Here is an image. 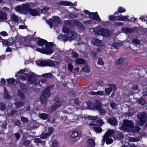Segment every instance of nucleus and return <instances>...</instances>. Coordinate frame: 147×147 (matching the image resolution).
Listing matches in <instances>:
<instances>
[{
    "instance_id": "obj_19",
    "label": "nucleus",
    "mask_w": 147,
    "mask_h": 147,
    "mask_svg": "<svg viewBox=\"0 0 147 147\" xmlns=\"http://www.w3.org/2000/svg\"><path fill=\"white\" fill-rule=\"evenodd\" d=\"M89 125L90 126V128H93L94 131L97 133H99L102 131V129L99 127H95V125L93 123H90L89 124Z\"/></svg>"
},
{
    "instance_id": "obj_18",
    "label": "nucleus",
    "mask_w": 147,
    "mask_h": 147,
    "mask_svg": "<svg viewBox=\"0 0 147 147\" xmlns=\"http://www.w3.org/2000/svg\"><path fill=\"white\" fill-rule=\"evenodd\" d=\"M92 44L96 46H101L102 44L101 41L98 39H93L92 41Z\"/></svg>"
},
{
    "instance_id": "obj_42",
    "label": "nucleus",
    "mask_w": 147,
    "mask_h": 147,
    "mask_svg": "<svg viewBox=\"0 0 147 147\" xmlns=\"http://www.w3.org/2000/svg\"><path fill=\"white\" fill-rule=\"evenodd\" d=\"M123 61V59L122 58H120L117 59L115 61V63L116 64H119L121 63Z\"/></svg>"
},
{
    "instance_id": "obj_51",
    "label": "nucleus",
    "mask_w": 147,
    "mask_h": 147,
    "mask_svg": "<svg viewBox=\"0 0 147 147\" xmlns=\"http://www.w3.org/2000/svg\"><path fill=\"white\" fill-rule=\"evenodd\" d=\"M89 119L90 120H95L97 119V117L96 116H89L88 117Z\"/></svg>"
},
{
    "instance_id": "obj_52",
    "label": "nucleus",
    "mask_w": 147,
    "mask_h": 147,
    "mask_svg": "<svg viewBox=\"0 0 147 147\" xmlns=\"http://www.w3.org/2000/svg\"><path fill=\"white\" fill-rule=\"evenodd\" d=\"M112 46L115 49H118L120 46V45L118 43L114 42L112 44Z\"/></svg>"
},
{
    "instance_id": "obj_39",
    "label": "nucleus",
    "mask_w": 147,
    "mask_h": 147,
    "mask_svg": "<svg viewBox=\"0 0 147 147\" xmlns=\"http://www.w3.org/2000/svg\"><path fill=\"white\" fill-rule=\"evenodd\" d=\"M54 132V128L51 127L48 128V132L47 133L50 136Z\"/></svg>"
},
{
    "instance_id": "obj_22",
    "label": "nucleus",
    "mask_w": 147,
    "mask_h": 147,
    "mask_svg": "<svg viewBox=\"0 0 147 147\" xmlns=\"http://www.w3.org/2000/svg\"><path fill=\"white\" fill-rule=\"evenodd\" d=\"M115 138H117L118 140H121L123 137V134L119 132H116L113 135Z\"/></svg>"
},
{
    "instance_id": "obj_48",
    "label": "nucleus",
    "mask_w": 147,
    "mask_h": 147,
    "mask_svg": "<svg viewBox=\"0 0 147 147\" xmlns=\"http://www.w3.org/2000/svg\"><path fill=\"white\" fill-rule=\"evenodd\" d=\"M7 81L9 83L13 84L15 82V80L13 78H11L7 80Z\"/></svg>"
},
{
    "instance_id": "obj_38",
    "label": "nucleus",
    "mask_w": 147,
    "mask_h": 147,
    "mask_svg": "<svg viewBox=\"0 0 147 147\" xmlns=\"http://www.w3.org/2000/svg\"><path fill=\"white\" fill-rule=\"evenodd\" d=\"M74 23L77 26L80 27L82 29L84 28L83 25L78 21H75Z\"/></svg>"
},
{
    "instance_id": "obj_43",
    "label": "nucleus",
    "mask_w": 147,
    "mask_h": 147,
    "mask_svg": "<svg viewBox=\"0 0 147 147\" xmlns=\"http://www.w3.org/2000/svg\"><path fill=\"white\" fill-rule=\"evenodd\" d=\"M71 57L73 58H76L79 57V55L78 53L75 51H72L71 52Z\"/></svg>"
},
{
    "instance_id": "obj_14",
    "label": "nucleus",
    "mask_w": 147,
    "mask_h": 147,
    "mask_svg": "<svg viewBox=\"0 0 147 147\" xmlns=\"http://www.w3.org/2000/svg\"><path fill=\"white\" fill-rule=\"evenodd\" d=\"M116 88L114 85H110L109 88H106L105 89L106 94H107L109 95L112 90H113V91H115V90Z\"/></svg>"
},
{
    "instance_id": "obj_24",
    "label": "nucleus",
    "mask_w": 147,
    "mask_h": 147,
    "mask_svg": "<svg viewBox=\"0 0 147 147\" xmlns=\"http://www.w3.org/2000/svg\"><path fill=\"white\" fill-rule=\"evenodd\" d=\"M88 147H94L95 146V142L91 139H89L88 140Z\"/></svg>"
},
{
    "instance_id": "obj_35",
    "label": "nucleus",
    "mask_w": 147,
    "mask_h": 147,
    "mask_svg": "<svg viewBox=\"0 0 147 147\" xmlns=\"http://www.w3.org/2000/svg\"><path fill=\"white\" fill-rule=\"evenodd\" d=\"M78 136V133L76 131H74L71 133V138L75 139Z\"/></svg>"
},
{
    "instance_id": "obj_45",
    "label": "nucleus",
    "mask_w": 147,
    "mask_h": 147,
    "mask_svg": "<svg viewBox=\"0 0 147 147\" xmlns=\"http://www.w3.org/2000/svg\"><path fill=\"white\" fill-rule=\"evenodd\" d=\"M49 9V8L47 7H45L44 8H42L41 10L42 13H45Z\"/></svg>"
},
{
    "instance_id": "obj_30",
    "label": "nucleus",
    "mask_w": 147,
    "mask_h": 147,
    "mask_svg": "<svg viewBox=\"0 0 147 147\" xmlns=\"http://www.w3.org/2000/svg\"><path fill=\"white\" fill-rule=\"evenodd\" d=\"M42 76L46 78H52L53 76V75L50 73L43 74L42 75Z\"/></svg>"
},
{
    "instance_id": "obj_40",
    "label": "nucleus",
    "mask_w": 147,
    "mask_h": 147,
    "mask_svg": "<svg viewBox=\"0 0 147 147\" xmlns=\"http://www.w3.org/2000/svg\"><path fill=\"white\" fill-rule=\"evenodd\" d=\"M49 136L47 133H42L40 135V137L42 139H45L48 138Z\"/></svg>"
},
{
    "instance_id": "obj_37",
    "label": "nucleus",
    "mask_w": 147,
    "mask_h": 147,
    "mask_svg": "<svg viewBox=\"0 0 147 147\" xmlns=\"http://www.w3.org/2000/svg\"><path fill=\"white\" fill-rule=\"evenodd\" d=\"M18 93L19 96L23 100L24 99L25 96L22 92L20 90H19L18 91Z\"/></svg>"
},
{
    "instance_id": "obj_34",
    "label": "nucleus",
    "mask_w": 147,
    "mask_h": 147,
    "mask_svg": "<svg viewBox=\"0 0 147 147\" xmlns=\"http://www.w3.org/2000/svg\"><path fill=\"white\" fill-rule=\"evenodd\" d=\"M11 19L16 22H17L19 20V18L18 16L15 14L12 15Z\"/></svg>"
},
{
    "instance_id": "obj_47",
    "label": "nucleus",
    "mask_w": 147,
    "mask_h": 147,
    "mask_svg": "<svg viewBox=\"0 0 147 147\" xmlns=\"http://www.w3.org/2000/svg\"><path fill=\"white\" fill-rule=\"evenodd\" d=\"M82 69L84 71L86 72L89 73L90 71V68L86 66L82 67Z\"/></svg>"
},
{
    "instance_id": "obj_41",
    "label": "nucleus",
    "mask_w": 147,
    "mask_h": 147,
    "mask_svg": "<svg viewBox=\"0 0 147 147\" xmlns=\"http://www.w3.org/2000/svg\"><path fill=\"white\" fill-rule=\"evenodd\" d=\"M34 142L36 143H40L42 144L43 143H44L39 138H36L33 140Z\"/></svg>"
},
{
    "instance_id": "obj_62",
    "label": "nucleus",
    "mask_w": 147,
    "mask_h": 147,
    "mask_svg": "<svg viewBox=\"0 0 147 147\" xmlns=\"http://www.w3.org/2000/svg\"><path fill=\"white\" fill-rule=\"evenodd\" d=\"M133 43L136 45H139L140 44V42L138 40L134 39L133 40Z\"/></svg>"
},
{
    "instance_id": "obj_13",
    "label": "nucleus",
    "mask_w": 147,
    "mask_h": 147,
    "mask_svg": "<svg viewBox=\"0 0 147 147\" xmlns=\"http://www.w3.org/2000/svg\"><path fill=\"white\" fill-rule=\"evenodd\" d=\"M70 24V22L68 20L65 21L64 22V25L62 28L63 32L64 33H68L70 30L68 28V25Z\"/></svg>"
},
{
    "instance_id": "obj_32",
    "label": "nucleus",
    "mask_w": 147,
    "mask_h": 147,
    "mask_svg": "<svg viewBox=\"0 0 147 147\" xmlns=\"http://www.w3.org/2000/svg\"><path fill=\"white\" fill-rule=\"evenodd\" d=\"M140 129V128L138 126H135L134 127V126L131 128V129L129 131L135 132H136L139 131Z\"/></svg>"
},
{
    "instance_id": "obj_23",
    "label": "nucleus",
    "mask_w": 147,
    "mask_h": 147,
    "mask_svg": "<svg viewBox=\"0 0 147 147\" xmlns=\"http://www.w3.org/2000/svg\"><path fill=\"white\" fill-rule=\"evenodd\" d=\"M7 18V14L2 11H0V20L2 21L6 20Z\"/></svg>"
},
{
    "instance_id": "obj_9",
    "label": "nucleus",
    "mask_w": 147,
    "mask_h": 147,
    "mask_svg": "<svg viewBox=\"0 0 147 147\" xmlns=\"http://www.w3.org/2000/svg\"><path fill=\"white\" fill-rule=\"evenodd\" d=\"M89 107L92 109H96L98 110L99 111L100 114L101 115H105L106 114L107 111L106 108L102 107L100 104L94 105L92 103H90L89 104Z\"/></svg>"
},
{
    "instance_id": "obj_54",
    "label": "nucleus",
    "mask_w": 147,
    "mask_h": 147,
    "mask_svg": "<svg viewBox=\"0 0 147 147\" xmlns=\"http://www.w3.org/2000/svg\"><path fill=\"white\" fill-rule=\"evenodd\" d=\"M68 69L71 72H72L73 69V66L71 64L69 63L68 65Z\"/></svg>"
},
{
    "instance_id": "obj_15",
    "label": "nucleus",
    "mask_w": 147,
    "mask_h": 147,
    "mask_svg": "<svg viewBox=\"0 0 147 147\" xmlns=\"http://www.w3.org/2000/svg\"><path fill=\"white\" fill-rule=\"evenodd\" d=\"M107 121L109 124L113 125L116 126L117 124V121L116 119L113 117H109L107 119Z\"/></svg>"
},
{
    "instance_id": "obj_33",
    "label": "nucleus",
    "mask_w": 147,
    "mask_h": 147,
    "mask_svg": "<svg viewBox=\"0 0 147 147\" xmlns=\"http://www.w3.org/2000/svg\"><path fill=\"white\" fill-rule=\"evenodd\" d=\"M128 140L129 142H138L140 140L138 138L129 137L128 138Z\"/></svg>"
},
{
    "instance_id": "obj_55",
    "label": "nucleus",
    "mask_w": 147,
    "mask_h": 147,
    "mask_svg": "<svg viewBox=\"0 0 147 147\" xmlns=\"http://www.w3.org/2000/svg\"><path fill=\"white\" fill-rule=\"evenodd\" d=\"M61 102L60 101H58L55 102V105L57 108L61 106Z\"/></svg>"
},
{
    "instance_id": "obj_44",
    "label": "nucleus",
    "mask_w": 147,
    "mask_h": 147,
    "mask_svg": "<svg viewBox=\"0 0 147 147\" xmlns=\"http://www.w3.org/2000/svg\"><path fill=\"white\" fill-rule=\"evenodd\" d=\"M96 123L97 125L99 126L101 125L104 123L103 120L101 119L97 120L96 121Z\"/></svg>"
},
{
    "instance_id": "obj_5",
    "label": "nucleus",
    "mask_w": 147,
    "mask_h": 147,
    "mask_svg": "<svg viewBox=\"0 0 147 147\" xmlns=\"http://www.w3.org/2000/svg\"><path fill=\"white\" fill-rule=\"evenodd\" d=\"M93 32L96 35H100L105 37L109 36L111 34V31L109 30L100 27L95 28Z\"/></svg>"
},
{
    "instance_id": "obj_16",
    "label": "nucleus",
    "mask_w": 147,
    "mask_h": 147,
    "mask_svg": "<svg viewBox=\"0 0 147 147\" xmlns=\"http://www.w3.org/2000/svg\"><path fill=\"white\" fill-rule=\"evenodd\" d=\"M40 10L38 9H32L30 8L28 13L32 16H36L39 15Z\"/></svg>"
},
{
    "instance_id": "obj_2",
    "label": "nucleus",
    "mask_w": 147,
    "mask_h": 147,
    "mask_svg": "<svg viewBox=\"0 0 147 147\" xmlns=\"http://www.w3.org/2000/svg\"><path fill=\"white\" fill-rule=\"evenodd\" d=\"M36 6L35 3H26L22 5H18L15 8V10L18 12L22 14H26L28 12L30 8L34 7Z\"/></svg>"
},
{
    "instance_id": "obj_36",
    "label": "nucleus",
    "mask_w": 147,
    "mask_h": 147,
    "mask_svg": "<svg viewBox=\"0 0 147 147\" xmlns=\"http://www.w3.org/2000/svg\"><path fill=\"white\" fill-rule=\"evenodd\" d=\"M138 102L141 105H143L146 102L145 100L142 98H140L137 100Z\"/></svg>"
},
{
    "instance_id": "obj_60",
    "label": "nucleus",
    "mask_w": 147,
    "mask_h": 147,
    "mask_svg": "<svg viewBox=\"0 0 147 147\" xmlns=\"http://www.w3.org/2000/svg\"><path fill=\"white\" fill-rule=\"evenodd\" d=\"M96 84L98 85H103L104 82L102 80H99L96 82Z\"/></svg>"
},
{
    "instance_id": "obj_50",
    "label": "nucleus",
    "mask_w": 147,
    "mask_h": 147,
    "mask_svg": "<svg viewBox=\"0 0 147 147\" xmlns=\"http://www.w3.org/2000/svg\"><path fill=\"white\" fill-rule=\"evenodd\" d=\"M125 11V9L121 7H119L117 10V12L120 13L124 12Z\"/></svg>"
},
{
    "instance_id": "obj_8",
    "label": "nucleus",
    "mask_w": 147,
    "mask_h": 147,
    "mask_svg": "<svg viewBox=\"0 0 147 147\" xmlns=\"http://www.w3.org/2000/svg\"><path fill=\"white\" fill-rule=\"evenodd\" d=\"M147 117L146 113L142 112L139 113L137 115V119L136 121V124L139 125H142L145 122Z\"/></svg>"
},
{
    "instance_id": "obj_25",
    "label": "nucleus",
    "mask_w": 147,
    "mask_h": 147,
    "mask_svg": "<svg viewBox=\"0 0 147 147\" xmlns=\"http://www.w3.org/2000/svg\"><path fill=\"white\" fill-rule=\"evenodd\" d=\"M122 30L123 32L127 34L131 33L134 31V30L132 28H122Z\"/></svg>"
},
{
    "instance_id": "obj_10",
    "label": "nucleus",
    "mask_w": 147,
    "mask_h": 147,
    "mask_svg": "<svg viewBox=\"0 0 147 147\" xmlns=\"http://www.w3.org/2000/svg\"><path fill=\"white\" fill-rule=\"evenodd\" d=\"M78 36V34L74 33L73 31L70 30L65 35H62L61 37L63 40L66 41L70 40L71 39H74Z\"/></svg>"
},
{
    "instance_id": "obj_29",
    "label": "nucleus",
    "mask_w": 147,
    "mask_h": 147,
    "mask_svg": "<svg viewBox=\"0 0 147 147\" xmlns=\"http://www.w3.org/2000/svg\"><path fill=\"white\" fill-rule=\"evenodd\" d=\"M75 62L78 64H84L85 62V61L83 59L80 58L75 60Z\"/></svg>"
},
{
    "instance_id": "obj_63",
    "label": "nucleus",
    "mask_w": 147,
    "mask_h": 147,
    "mask_svg": "<svg viewBox=\"0 0 147 147\" xmlns=\"http://www.w3.org/2000/svg\"><path fill=\"white\" fill-rule=\"evenodd\" d=\"M57 107L55 105H53L51 106V112H53L55 111L57 109Z\"/></svg>"
},
{
    "instance_id": "obj_26",
    "label": "nucleus",
    "mask_w": 147,
    "mask_h": 147,
    "mask_svg": "<svg viewBox=\"0 0 147 147\" xmlns=\"http://www.w3.org/2000/svg\"><path fill=\"white\" fill-rule=\"evenodd\" d=\"M14 104L16 108L18 109L24 105V102L22 101H18L16 102Z\"/></svg>"
},
{
    "instance_id": "obj_58",
    "label": "nucleus",
    "mask_w": 147,
    "mask_h": 147,
    "mask_svg": "<svg viewBox=\"0 0 147 147\" xmlns=\"http://www.w3.org/2000/svg\"><path fill=\"white\" fill-rule=\"evenodd\" d=\"M98 63L99 64L102 65L104 64L103 61L101 58H99L98 60Z\"/></svg>"
},
{
    "instance_id": "obj_49",
    "label": "nucleus",
    "mask_w": 147,
    "mask_h": 147,
    "mask_svg": "<svg viewBox=\"0 0 147 147\" xmlns=\"http://www.w3.org/2000/svg\"><path fill=\"white\" fill-rule=\"evenodd\" d=\"M21 120L24 123H26L28 121V119L27 118L23 116L21 117Z\"/></svg>"
},
{
    "instance_id": "obj_4",
    "label": "nucleus",
    "mask_w": 147,
    "mask_h": 147,
    "mask_svg": "<svg viewBox=\"0 0 147 147\" xmlns=\"http://www.w3.org/2000/svg\"><path fill=\"white\" fill-rule=\"evenodd\" d=\"M28 41L29 42L24 36H17L15 37V45L18 48L22 47L23 45L28 46L29 45L27 43Z\"/></svg>"
},
{
    "instance_id": "obj_21",
    "label": "nucleus",
    "mask_w": 147,
    "mask_h": 147,
    "mask_svg": "<svg viewBox=\"0 0 147 147\" xmlns=\"http://www.w3.org/2000/svg\"><path fill=\"white\" fill-rule=\"evenodd\" d=\"M57 5L71 6L73 5V4L70 2L62 1L57 3Z\"/></svg>"
},
{
    "instance_id": "obj_56",
    "label": "nucleus",
    "mask_w": 147,
    "mask_h": 147,
    "mask_svg": "<svg viewBox=\"0 0 147 147\" xmlns=\"http://www.w3.org/2000/svg\"><path fill=\"white\" fill-rule=\"evenodd\" d=\"M4 44L7 46L11 45H12L9 40H5L4 41Z\"/></svg>"
},
{
    "instance_id": "obj_6",
    "label": "nucleus",
    "mask_w": 147,
    "mask_h": 147,
    "mask_svg": "<svg viewBox=\"0 0 147 147\" xmlns=\"http://www.w3.org/2000/svg\"><path fill=\"white\" fill-rule=\"evenodd\" d=\"M36 64L38 66H55L57 65L59 62L53 61L50 60H45L38 61H36Z\"/></svg>"
},
{
    "instance_id": "obj_46",
    "label": "nucleus",
    "mask_w": 147,
    "mask_h": 147,
    "mask_svg": "<svg viewBox=\"0 0 147 147\" xmlns=\"http://www.w3.org/2000/svg\"><path fill=\"white\" fill-rule=\"evenodd\" d=\"M6 108L5 105L3 103H0V109L1 111H3Z\"/></svg>"
},
{
    "instance_id": "obj_3",
    "label": "nucleus",
    "mask_w": 147,
    "mask_h": 147,
    "mask_svg": "<svg viewBox=\"0 0 147 147\" xmlns=\"http://www.w3.org/2000/svg\"><path fill=\"white\" fill-rule=\"evenodd\" d=\"M114 133V131L113 130L109 129L106 132L103 137L102 140V145H103L105 142L107 144L112 143L113 142V140L111 138H109V137Z\"/></svg>"
},
{
    "instance_id": "obj_31",
    "label": "nucleus",
    "mask_w": 147,
    "mask_h": 147,
    "mask_svg": "<svg viewBox=\"0 0 147 147\" xmlns=\"http://www.w3.org/2000/svg\"><path fill=\"white\" fill-rule=\"evenodd\" d=\"M128 16H121L119 17L117 19L118 20L125 21L127 20Z\"/></svg>"
},
{
    "instance_id": "obj_17",
    "label": "nucleus",
    "mask_w": 147,
    "mask_h": 147,
    "mask_svg": "<svg viewBox=\"0 0 147 147\" xmlns=\"http://www.w3.org/2000/svg\"><path fill=\"white\" fill-rule=\"evenodd\" d=\"M89 16L91 18L94 19V20H97L99 22L101 21L99 16L96 13H90Z\"/></svg>"
},
{
    "instance_id": "obj_27",
    "label": "nucleus",
    "mask_w": 147,
    "mask_h": 147,
    "mask_svg": "<svg viewBox=\"0 0 147 147\" xmlns=\"http://www.w3.org/2000/svg\"><path fill=\"white\" fill-rule=\"evenodd\" d=\"M38 116L42 119L46 120L47 119L49 116L48 114L46 113H42L39 115Z\"/></svg>"
},
{
    "instance_id": "obj_20",
    "label": "nucleus",
    "mask_w": 147,
    "mask_h": 147,
    "mask_svg": "<svg viewBox=\"0 0 147 147\" xmlns=\"http://www.w3.org/2000/svg\"><path fill=\"white\" fill-rule=\"evenodd\" d=\"M88 94L92 95H100L102 96L105 95L104 92L103 91H98L97 92H94L91 91L89 92Z\"/></svg>"
},
{
    "instance_id": "obj_61",
    "label": "nucleus",
    "mask_w": 147,
    "mask_h": 147,
    "mask_svg": "<svg viewBox=\"0 0 147 147\" xmlns=\"http://www.w3.org/2000/svg\"><path fill=\"white\" fill-rule=\"evenodd\" d=\"M0 34L1 35L4 36H7L8 35V34L5 31L1 32Z\"/></svg>"
},
{
    "instance_id": "obj_64",
    "label": "nucleus",
    "mask_w": 147,
    "mask_h": 147,
    "mask_svg": "<svg viewBox=\"0 0 147 147\" xmlns=\"http://www.w3.org/2000/svg\"><path fill=\"white\" fill-rule=\"evenodd\" d=\"M30 143V141L28 140H26L24 141V144L26 146H28Z\"/></svg>"
},
{
    "instance_id": "obj_57",
    "label": "nucleus",
    "mask_w": 147,
    "mask_h": 147,
    "mask_svg": "<svg viewBox=\"0 0 147 147\" xmlns=\"http://www.w3.org/2000/svg\"><path fill=\"white\" fill-rule=\"evenodd\" d=\"M71 102L72 103H75L76 104H78L79 102L78 99L77 98H75L74 100H73L71 101Z\"/></svg>"
},
{
    "instance_id": "obj_1",
    "label": "nucleus",
    "mask_w": 147,
    "mask_h": 147,
    "mask_svg": "<svg viewBox=\"0 0 147 147\" xmlns=\"http://www.w3.org/2000/svg\"><path fill=\"white\" fill-rule=\"evenodd\" d=\"M37 43L38 46H42L45 45V49H41L37 48L36 51L40 52L42 53L46 54H50L53 52V43L52 42L47 43V41L45 40L36 38Z\"/></svg>"
},
{
    "instance_id": "obj_59",
    "label": "nucleus",
    "mask_w": 147,
    "mask_h": 147,
    "mask_svg": "<svg viewBox=\"0 0 147 147\" xmlns=\"http://www.w3.org/2000/svg\"><path fill=\"white\" fill-rule=\"evenodd\" d=\"M110 105L112 108L114 109L115 108L116 104L114 102H111L110 103Z\"/></svg>"
},
{
    "instance_id": "obj_12",
    "label": "nucleus",
    "mask_w": 147,
    "mask_h": 147,
    "mask_svg": "<svg viewBox=\"0 0 147 147\" xmlns=\"http://www.w3.org/2000/svg\"><path fill=\"white\" fill-rule=\"evenodd\" d=\"M53 88L52 86H49L44 90L40 97L42 100H45L49 96L50 94V91Z\"/></svg>"
},
{
    "instance_id": "obj_28",
    "label": "nucleus",
    "mask_w": 147,
    "mask_h": 147,
    "mask_svg": "<svg viewBox=\"0 0 147 147\" xmlns=\"http://www.w3.org/2000/svg\"><path fill=\"white\" fill-rule=\"evenodd\" d=\"M4 96L5 99L10 98V96L8 94V91L7 90V89L5 88H4Z\"/></svg>"
},
{
    "instance_id": "obj_11",
    "label": "nucleus",
    "mask_w": 147,
    "mask_h": 147,
    "mask_svg": "<svg viewBox=\"0 0 147 147\" xmlns=\"http://www.w3.org/2000/svg\"><path fill=\"white\" fill-rule=\"evenodd\" d=\"M61 20L58 16H54L52 19H50L47 22L48 24L51 27H53L54 24L57 25L60 24Z\"/></svg>"
},
{
    "instance_id": "obj_53",
    "label": "nucleus",
    "mask_w": 147,
    "mask_h": 147,
    "mask_svg": "<svg viewBox=\"0 0 147 147\" xmlns=\"http://www.w3.org/2000/svg\"><path fill=\"white\" fill-rule=\"evenodd\" d=\"M58 144V143L57 141L56 140H55L53 142L52 144V146L53 147H57Z\"/></svg>"
},
{
    "instance_id": "obj_7",
    "label": "nucleus",
    "mask_w": 147,
    "mask_h": 147,
    "mask_svg": "<svg viewBox=\"0 0 147 147\" xmlns=\"http://www.w3.org/2000/svg\"><path fill=\"white\" fill-rule=\"evenodd\" d=\"M134 126L133 123L131 121L125 120L123 121V125L119 128L121 130L129 131Z\"/></svg>"
}]
</instances>
